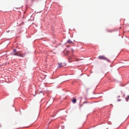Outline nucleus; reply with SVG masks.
<instances>
[{
	"instance_id": "1",
	"label": "nucleus",
	"mask_w": 129,
	"mask_h": 129,
	"mask_svg": "<svg viewBox=\"0 0 129 129\" xmlns=\"http://www.w3.org/2000/svg\"><path fill=\"white\" fill-rule=\"evenodd\" d=\"M98 58L99 59L105 60L108 62H110V60L108 59L104 56H99Z\"/></svg>"
},
{
	"instance_id": "2",
	"label": "nucleus",
	"mask_w": 129,
	"mask_h": 129,
	"mask_svg": "<svg viewBox=\"0 0 129 129\" xmlns=\"http://www.w3.org/2000/svg\"><path fill=\"white\" fill-rule=\"evenodd\" d=\"M72 102L74 103H75L76 102V100L75 98H73L72 100Z\"/></svg>"
},
{
	"instance_id": "3",
	"label": "nucleus",
	"mask_w": 129,
	"mask_h": 129,
	"mask_svg": "<svg viewBox=\"0 0 129 129\" xmlns=\"http://www.w3.org/2000/svg\"><path fill=\"white\" fill-rule=\"evenodd\" d=\"M67 43H70V44L71 43H73L72 42V41L70 40H68V41H67Z\"/></svg>"
},
{
	"instance_id": "4",
	"label": "nucleus",
	"mask_w": 129,
	"mask_h": 129,
	"mask_svg": "<svg viewBox=\"0 0 129 129\" xmlns=\"http://www.w3.org/2000/svg\"><path fill=\"white\" fill-rule=\"evenodd\" d=\"M62 63H58V67L59 68H60L62 66Z\"/></svg>"
},
{
	"instance_id": "5",
	"label": "nucleus",
	"mask_w": 129,
	"mask_h": 129,
	"mask_svg": "<svg viewBox=\"0 0 129 129\" xmlns=\"http://www.w3.org/2000/svg\"><path fill=\"white\" fill-rule=\"evenodd\" d=\"M17 56H22V54H20V55L19 54V53L18 52H17Z\"/></svg>"
},
{
	"instance_id": "6",
	"label": "nucleus",
	"mask_w": 129,
	"mask_h": 129,
	"mask_svg": "<svg viewBox=\"0 0 129 129\" xmlns=\"http://www.w3.org/2000/svg\"><path fill=\"white\" fill-rule=\"evenodd\" d=\"M86 103H87L88 105H89V104H90V103H89L87 102H85L83 103V104H84Z\"/></svg>"
},
{
	"instance_id": "7",
	"label": "nucleus",
	"mask_w": 129,
	"mask_h": 129,
	"mask_svg": "<svg viewBox=\"0 0 129 129\" xmlns=\"http://www.w3.org/2000/svg\"><path fill=\"white\" fill-rule=\"evenodd\" d=\"M15 51H16V49H14L13 51H14V55H16V53L15 52Z\"/></svg>"
},
{
	"instance_id": "8",
	"label": "nucleus",
	"mask_w": 129,
	"mask_h": 129,
	"mask_svg": "<svg viewBox=\"0 0 129 129\" xmlns=\"http://www.w3.org/2000/svg\"><path fill=\"white\" fill-rule=\"evenodd\" d=\"M129 98V96L128 95L127 96V97L125 98V99L126 101H128V99Z\"/></svg>"
},
{
	"instance_id": "9",
	"label": "nucleus",
	"mask_w": 129,
	"mask_h": 129,
	"mask_svg": "<svg viewBox=\"0 0 129 129\" xmlns=\"http://www.w3.org/2000/svg\"><path fill=\"white\" fill-rule=\"evenodd\" d=\"M120 100H120V99H119V100H118V101H120Z\"/></svg>"
},
{
	"instance_id": "10",
	"label": "nucleus",
	"mask_w": 129,
	"mask_h": 129,
	"mask_svg": "<svg viewBox=\"0 0 129 129\" xmlns=\"http://www.w3.org/2000/svg\"><path fill=\"white\" fill-rule=\"evenodd\" d=\"M73 51V50H72V51Z\"/></svg>"
}]
</instances>
